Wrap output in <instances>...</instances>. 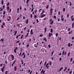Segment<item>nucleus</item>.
Wrapping results in <instances>:
<instances>
[{
    "label": "nucleus",
    "mask_w": 74,
    "mask_h": 74,
    "mask_svg": "<svg viewBox=\"0 0 74 74\" xmlns=\"http://www.w3.org/2000/svg\"><path fill=\"white\" fill-rule=\"evenodd\" d=\"M64 18H62L61 19V21H64Z\"/></svg>",
    "instance_id": "nucleus-44"
},
{
    "label": "nucleus",
    "mask_w": 74,
    "mask_h": 74,
    "mask_svg": "<svg viewBox=\"0 0 74 74\" xmlns=\"http://www.w3.org/2000/svg\"><path fill=\"white\" fill-rule=\"evenodd\" d=\"M8 73V71H6L5 72V74H7Z\"/></svg>",
    "instance_id": "nucleus-48"
},
{
    "label": "nucleus",
    "mask_w": 74,
    "mask_h": 74,
    "mask_svg": "<svg viewBox=\"0 0 74 74\" xmlns=\"http://www.w3.org/2000/svg\"><path fill=\"white\" fill-rule=\"evenodd\" d=\"M2 25L3 26H4L5 24V23H3Z\"/></svg>",
    "instance_id": "nucleus-59"
},
{
    "label": "nucleus",
    "mask_w": 74,
    "mask_h": 74,
    "mask_svg": "<svg viewBox=\"0 0 74 74\" xmlns=\"http://www.w3.org/2000/svg\"><path fill=\"white\" fill-rule=\"evenodd\" d=\"M56 37H58V33H56Z\"/></svg>",
    "instance_id": "nucleus-30"
},
{
    "label": "nucleus",
    "mask_w": 74,
    "mask_h": 74,
    "mask_svg": "<svg viewBox=\"0 0 74 74\" xmlns=\"http://www.w3.org/2000/svg\"><path fill=\"white\" fill-rule=\"evenodd\" d=\"M6 10H8H8H10V7H9V6H7V8H6Z\"/></svg>",
    "instance_id": "nucleus-12"
},
{
    "label": "nucleus",
    "mask_w": 74,
    "mask_h": 74,
    "mask_svg": "<svg viewBox=\"0 0 74 74\" xmlns=\"http://www.w3.org/2000/svg\"><path fill=\"white\" fill-rule=\"evenodd\" d=\"M70 52H69L68 53V56H70Z\"/></svg>",
    "instance_id": "nucleus-36"
},
{
    "label": "nucleus",
    "mask_w": 74,
    "mask_h": 74,
    "mask_svg": "<svg viewBox=\"0 0 74 74\" xmlns=\"http://www.w3.org/2000/svg\"><path fill=\"white\" fill-rule=\"evenodd\" d=\"M45 12V11H44V10H42V12L40 14V15H42V14H44V13Z\"/></svg>",
    "instance_id": "nucleus-17"
},
{
    "label": "nucleus",
    "mask_w": 74,
    "mask_h": 74,
    "mask_svg": "<svg viewBox=\"0 0 74 74\" xmlns=\"http://www.w3.org/2000/svg\"><path fill=\"white\" fill-rule=\"evenodd\" d=\"M41 51H42V52H44V51H45V49L44 48H42L41 49Z\"/></svg>",
    "instance_id": "nucleus-20"
},
{
    "label": "nucleus",
    "mask_w": 74,
    "mask_h": 74,
    "mask_svg": "<svg viewBox=\"0 0 74 74\" xmlns=\"http://www.w3.org/2000/svg\"><path fill=\"white\" fill-rule=\"evenodd\" d=\"M61 55H62V53H60L59 54H58V56H60Z\"/></svg>",
    "instance_id": "nucleus-55"
},
{
    "label": "nucleus",
    "mask_w": 74,
    "mask_h": 74,
    "mask_svg": "<svg viewBox=\"0 0 74 74\" xmlns=\"http://www.w3.org/2000/svg\"><path fill=\"white\" fill-rule=\"evenodd\" d=\"M60 21V18H58V21L59 22Z\"/></svg>",
    "instance_id": "nucleus-51"
},
{
    "label": "nucleus",
    "mask_w": 74,
    "mask_h": 74,
    "mask_svg": "<svg viewBox=\"0 0 74 74\" xmlns=\"http://www.w3.org/2000/svg\"><path fill=\"white\" fill-rule=\"evenodd\" d=\"M52 33H49V37H51V36H52Z\"/></svg>",
    "instance_id": "nucleus-13"
},
{
    "label": "nucleus",
    "mask_w": 74,
    "mask_h": 74,
    "mask_svg": "<svg viewBox=\"0 0 74 74\" xmlns=\"http://www.w3.org/2000/svg\"><path fill=\"white\" fill-rule=\"evenodd\" d=\"M3 41H4V39L2 38L1 39V40H0V41H1V42H3Z\"/></svg>",
    "instance_id": "nucleus-25"
},
{
    "label": "nucleus",
    "mask_w": 74,
    "mask_h": 74,
    "mask_svg": "<svg viewBox=\"0 0 74 74\" xmlns=\"http://www.w3.org/2000/svg\"><path fill=\"white\" fill-rule=\"evenodd\" d=\"M42 35L40 34V37H42Z\"/></svg>",
    "instance_id": "nucleus-64"
},
{
    "label": "nucleus",
    "mask_w": 74,
    "mask_h": 74,
    "mask_svg": "<svg viewBox=\"0 0 74 74\" xmlns=\"http://www.w3.org/2000/svg\"><path fill=\"white\" fill-rule=\"evenodd\" d=\"M21 54H22V52L21 51L19 54V56H21Z\"/></svg>",
    "instance_id": "nucleus-38"
},
{
    "label": "nucleus",
    "mask_w": 74,
    "mask_h": 74,
    "mask_svg": "<svg viewBox=\"0 0 74 74\" xmlns=\"http://www.w3.org/2000/svg\"><path fill=\"white\" fill-rule=\"evenodd\" d=\"M33 10H34V8H33L31 10V12H33Z\"/></svg>",
    "instance_id": "nucleus-45"
},
{
    "label": "nucleus",
    "mask_w": 74,
    "mask_h": 74,
    "mask_svg": "<svg viewBox=\"0 0 74 74\" xmlns=\"http://www.w3.org/2000/svg\"><path fill=\"white\" fill-rule=\"evenodd\" d=\"M19 8H18L17 9V13H18L19 12Z\"/></svg>",
    "instance_id": "nucleus-29"
},
{
    "label": "nucleus",
    "mask_w": 74,
    "mask_h": 74,
    "mask_svg": "<svg viewBox=\"0 0 74 74\" xmlns=\"http://www.w3.org/2000/svg\"><path fill=\"white\" fill-rule=\"evenodd\" d=\"M74 22H73V23H72V29H73V27H74Z\"/></svg>",
    "instance_id": "nucleus-10"
},
{
    "label": "nucleus",
    "mask_w": 74,
    "mask_h": 74,
    "mask_svg": "<svg viewBox=\"0 0 74 74\" xmlns=\"http://www.w3.org/2000/svg\"><path fill=\"white\" fill-rule=\"evenodd\" d=\"M34 18L35 19H36V18H37V16H36V14H35L34 15Z\"/></svg>",
    "instance_id": "nucleus-23"
},
{
    "label": "nucleus",
    "mask_w": 74,
    "mask_h": 74,
    "mask_svg": "<svg viewBox=\"0 0 74 74\" xmlns=\"http://www.w3.org/2000/svg\"><path fill=\"white\" fill-rule=\"evenodd\" d=\"M63 69V67H61L60 69V70H62V69Z\"/></svg>",
    "instance_id": "nucleus-56"
},
{
    "label": "nucleus",
    "mask_w": 74,
    "mask_h": 74,
    "mask_svg": "<svg viewBox=\"0 0 74 74\" xmlns=\"http://www.w3.org/2000/svg\"><path fill=\"white\" fill-rule=\"evenodd\" d=\"M54 52V51H53L52 52V53H51V56H52L53 55V53Z\"/></svg>",
    "instance_id": "nucleus-47"
},
{
    "label": "nucleus",
    "mask_w": 74,
    "mask_h": 74,
    "mask_svg": "<svg viewBox=\"0 0 74 74\" xmlns=\"http://www.w3.org/2000/svg\"><path fill=\"white\" fill-rule=\"evenodd\" d=\"M29 42H31V40H32V38H30L29 39Z\"/></svg>",
    "instance_id": "nucleus-41"
},
{
    "label": "nucleus",
    "mask_w": 74,
    "mask_h": 74,
    "mask_svg": "<svg viewBox=\"0 0 74 74\" xmlns=\"http://www.w3.org/2000/svg\"><path fill=\"white\" fill-rule=\"evenodd\" d=\"M30 33L31 34H32V35H33V29H31L30 31Z\"/></svg>",
    "instance_id": "nucleus-8"
},
{
    "label": "nucleus",
    "mask_w": 74,
    "mask_h": 74,
    "mask_svg": "<svg viewBox=\"0 0 74 74\" xmlns=\"http://www.w3.org/2000/svg\"><path fill=\"white\" fill-rule=\"evenodd\" d=\"M47 28H45V33H46V31H47Z\"/></svg>",
    "instance_id": "nucleus-26"
},
{
    "label": "nucleus",
    "mask_w": 74,
    "mask_h": 74,
    "mask_svg": "<svg viewBox=\"0 0 74 74\" xmlns=\"http://www.w3.org/2000/svg\"><path fill=\"white\" fill-rule=\"evenodd\" d=\"M48 47L49 48H51V44L49 45H48Z\"/></svg>",
    "instance_id": "nucleus-32"
},
{
    "label": "nucleus",
    "mask_w": 74,
    "mask_h": 74,
    "mask_svg": "<svg viewBox=\"0 0 74 74\" xmlns=\"http://www.w3.org/2000/svg\"><path fill=\"white\" fill-rule=\"evenodd\" d=\"M18 37H19L18 35L16 37V39H17V38H18Z\"/></svg>",
    "instance_id": "nucleus-60"
},
{
    "label": "nucleus",
    "mask_w": 74,
    "mask_h": 74,
    "mask_svg": "<svg viewBox=\"0 0 74 74\" xmlns=\"http://www.w3.org/2000/svg\"><path fill=\"white\" fill-rule=\"evenodd\" d=\"M23 35H22L21 36V39H22V38H23Z\"/></svg>",
    "instance_id": "nucleus-42"
},
{
    "label": "nucleus",
    "mask_w": 74,
    "mask_h": 74,
    "mask_svg": "<svg viewBox=\"0 0 74 74\" xmlns=\"http://www.w3.org/2000/svg\"><path fill=\"white\" fill-rule=\"evenodd\" d=\"M50 32L51 33H53V29H51V30H50Z\"/></svg>",
    "instance_id": "nucleus-21"
},
{
    "label": "nucleus",
    "mask_w": 74,
    "mask_h": 74,
    "mask_svg": "<svg viewBox=\"0 0 74 74\" xmlns=\"http://www.w3.org/2000/svg\"><path fill=\"white\" fill-rule=\"evenodd\" d=\"M36 21H37V23H38V22H39V21H38V19H36Z\"/></svg>",
    "instance_id": "nucleus-40"
},
{
    "label": "nucleus",
    "mask_w": 74,
    "mask_h": 74,
    "mask_svg": "<svg viewBox=\"0 0 74 74\" xmlns=\"http://www.w3.org/2000/svg\"><path fill=\"white\" fill-rule=\"evenodd\" d=\"M10 55L12 57V60H14V56L12 54H11Z\"/></svg>",
    "instance_id": "nucleus-5"
},
{
    "label": "nucleus",
    "mask_w": 74,
    "mask_h": 74,
    "mask_svg": "<svg viewBox=\"0 0 74 74\" xmlns=\"http://www.w3.org/2000/svg\"><path fill=\"white\" fill-rule=\"evenodd\" d=\"M20 26H21H21L20 27H22V24L21 23H19L18 24Z\"/></svg>",
    "instance_id": "nucleus-22"
},
{
    "label": "nucleus",
    "mask_w": 74,
    "mask_h": 74,
    "mask_svg": "<svg viewBox=\"0 0 74 74\" xmlns=\"http://www.w3.org/2000/svg\"><path fill=\"white\" fill-rule=\"evenodd\" d=\"M66 11V9L64 8H63V12H65V11Z\"/></svg>",
    "instance_id": "nucleus-19"
},
{
    "label": "nucleus",
    "mask_w": 74,
    "mask_h": 74,
    "mask_svg": "<svg viewBox=\"0 0 74 74\" xmlns=\"http://www.w3.org/2000/svg\"><path fill=\"white\" fill-rule=\"evenodd\" d=\"M71 19V21H74V18H73Z\"/></svg>",
    "instance_id": "nucleus-39"
},
{
    "label": "nucleus",
    "mask_w": 74,
    "mask_h": 74,
    "mask_svg": "<svg viewBox=\"0 0 74 74\" xmlns=\"http://www.w3.org/2000/svg\"><path fill=\"white\" fill-rule=\"evenodd\" d=\"M2 65H3V64H2V63H1V64H0V66L1 67H2Z\"/></svg>",
    "instance_id": "nucleus-58"
},
{
    "label": "nucleus",
    "mask_w": 74,
    "mask_h": 74,
    "mask_svg": "<svg viewBox=\"0 0 74 74\" xmlns=\"http://www.w3.org/2000/svg\"><path fill=\"white\" fill-rule=\"evenodd\" d=\"M64 50H63L62 51V55H64Z\"/></svg>",
    "instance_id": "nucleus-46"
},
{
    "label": "nucleus",
    "mask_w": 74,
    "mask_h": 74,
    "mask_svg": "<svg viewBox=\"0 0 74 74\" xmlns=\"http://www.w3.org/2000/svg\"><path fill=\"white\" fill-rule=\"evenodd\" d=\"M53 9H52V8L50 9L49 10L50 12V15H52V14L53 13Z\"/></svg>",
    "instance_id": "nucleus-2"
},
{
    "label": "nucleus",
    "mask_w": 74,
    "mask_h": 74,
    "mask_svg": "<svg viewBox=\"0 0 74 74\" xmlns=\"http://www.w3.org/2000/svg\"><path fill=\"white\" fill-rule=\"evenodd\" d=\"M29 44H28L27 45V48H28L29 47Z\"/></svg>",
    "instance_id": "nucleus-34"
},
{
    "label": "nucleus",
    "mask_w": 74,
    "mask_h": 74,
    "mask_svg": "<svg viewBox=\"0 0 74 74\" xmlns=\"http://www.w3.org/2000/svg\"><path fill=\"white\" fill-rule=\"evenodd\" d=\"M53 20L51 22L50 25H52L53 24Z\"/></svg>",
    "instance_id": "nucleus-14"
},
{
    "label": "nucleus",
    "mask_w": 74,
    "mask_h": 74,
    "mask_svg": "<svg viewBox=\"0 0 74 74\" xmlns=\"http://www.w3.org/2000/svg\"><path fill=\"white\" fill-rule=\"evenodd\" d=\"M68 47H70V43H68Z\"/></svg>",
    "instance_id": "nucleus-35"
},
{
    "label": "nucleus",
    "mask_w": 74,
    "mask_h": 74,
    "mask_svg": "<svg viewBox=\"0 0 74 74\" xmlns=\"http://www.w3.org/2000/svg\"><path fill=\"white\" fill-rule=\"evenodd\" d=\"M16 68H17V66H14V71H16Z\"/></svg>",
    "instance_id": "nucleus-15"
},
{
    "label": "nucleus",
    "mask_w": 74,
    "mask_h": 74,
    "mask_svg": "<svg viewBox=\"0 0 74 74\" xmlns=\"http://www.w3.org/2000/svg\"><path fill=\"white\" fill-rule=\"evenodd\" d=\"M34 46L35 47H37V45L36 44H35Z\"/></svg>",
    "instance_id": "nucleus-49"
},
{
    "label": "nucleus",
    "mask_w": 74,
    "mask_h": 74,
    "mask_svg": "<svg viewBox=\"0 0 74 74\" xmlns=\"http://www.w3.org/2000/svg\"><path fill=\"white\" fill-rule=\"evenodd\" d=\"M45 14H43L40 17V18H42L43 17H45Z\"/></svg>",
    "instance_id": "nucleus-9"
},
{
    "label": "nucleus",
    "mask_w": 74,
    "mask_h": 74,
    "mask_svg": "<svg viewBox=\"0 0 74 74\" xmlns=\"http://www.w3.org/2000/svg\"><path fill=\"white\" fill-rule=\"evenodd\" d=\"M46 64H47V61H45L44 64V66H45V65H46Z\"/></svg>",
    "instance_id": "nucleus-37"
},
{
    "label": "nucleus",
    "mask_w": 74,
    "mask_h": 74,
    "mask_svg": "<svg viewBox=\"0 0 74 74\" xmlns=\"http://www.w3.org/2000/svg\"><path fill=\"white\" fill-rule=\"evenodd\" d=\"M24 52L23 53L21 56V57H22V58L23 59H24L26 57V54Z\"/></svg>",
    "instance_id": "nucleus-1"
},
{
    "label": "nucleus",
    "mask_w": 74,
    "mask_h": 74,
    "mask_svg": "<svg viewBox=\"0 0 74 74\" xmlns=\"http://www.w3.org/2000/svg\"><path fill=\"white\" fill-rule=\"evenodd\" d=\"M5 7V6L4 5H3V10H4Z\"/></svg>",
    "instance_id": "nucleus-57"
},
{
    "label": "nucleus",
    "mask_w": 74,
    "mask_h": 74,
    "mask_svg": "<svg viewBox=\"0 0 74 74\" xmlns=\"http://www.w3.org/2000/svg\"><path fill=\"white\" fill-rule=\"evenodd\" d=\"M20 42V40H18V41H17L16 42V43H19V42Z\"/></svg>",
    "instance_id": "nucleus-50"
},
{
    "label": "nucleus",
    "mask_w": 74,
    "mask_h": 74,
    "mask_svg": "<svg viewBox=\"0 0 74 74\" xmlns=\"http://www.w3.org/2000/svg\"><path fill=\"white\" fill-rule=\"evenodd\" d=\"M56 16H53V18H54V19H56Z\"/></svg>",
    "instance_id": "nucleus-33"
},
{
    "label": "nucleus",
    "mask_w": 74,
    "mask_h": 74,
    "mask_svg": "<svg viewBox=\"0 0 74 74\" xmlns=\"http://www.w3.org/2000/svg\"><path fill=\"white\" fill-rule=\"evenodd\" d=\"M26 24H28V19H27L26 21Z\"/></svg>",
    "instance_id": "nucleus-18"
},
{
    "label": "nucleus",
    "mask_w": 74,
    "mask_h": 74,
    "mask_svg": "<svg viewBox=\"0 0 74 74\" xmlns=\"http://www.w3.org/2000/svg\"><path fill=\"white\" fill-rule=\"evenodd\" d=\"M30 16H31V18H32V17H33V15H32V14H31Z\"/></svg>",
    "instance_id": "nucleus-52"
},
{
    "label": "nucleus",
    "mask_w": 74,
    "mask_h": 74,
    "mask_svg": "<svg viewBox=\"0 0 74 74\" xmlns=\"http://www.w3.org/2000/svg\"><path fill=\"white\" fill-rule=\"evenodd\" d=\"M17 27H21V26H19V25L18 24H17Z\"/></svg>",
    "instance_id": "nucleus-54"
},
{
    "label": "nucleus",
    "mask_w": 74,
    "mask_h": 74,
    "mask_svg": "<svg viewBox=\"0 0 74 74\" xmlns=\"http://www.w3.org/2000/svg\"><path fill=\"white\" fill-rule=\"evenodd\" d=\"M48 7H49V5H48L46 7V8H47V9H48Z\"/></svg>",
    "instance_id": "nucleus-31"
},
{
    "label": "nucleus",
    "mask_w": 74,
    "mask_h": 74,
    "mask_svg": "<svg viewBox=\"0 0 74 74\" xmlns=\"http://www.w3.org/2000/svg\"><path fill=\"white\" fill-rule=\"evenodd\" d=\"M29 1V0H27V1H26V3H28Z\"/></svg>",
    "instance_id": "nucleus-61"
},
{
    "label": "nucleus",
    "mask_w": 74,
    "mask_h": 74,
    "mask_svg": "<svg viewBox=\"0 0 74 74\" xmlns=\"http://www.w3.org/2000/svg\"><path fill=\"white\" fill-rule=\"evenodd\" d=\"M7 19V21H11V17L10 16H8Z\"/></svg>",
    "instance_id": "nucleus-3"
},
{
    "label": "nucleus",
    "mask_w": 74,
    "mask_h": 74,
    "mask_svg": "<svg viewBox=\"0 0 74 74\" xmlns=\"http://www.w3.org/2000/svg\"><path fill=\"white\" fill-rule=\"evenodd\" d=\"M1 3L2 5H3V4H4V1H3V0H2L1 1Z\"/></svg>",
    "instance_id": "nucleus-16"
},
{
    "label": "nucleus",
    "mask_w": 74,
    "mask_h": 74,
    "mask_svg": "<svg viewBox=\"0 0 74 74\" xmlns=\"http://www.w3.org/2000/svg\"><path fill=\"white\" fill-rule=\"evenodd\" d=\"M9 4H10V3L9 2L8 3L7 5V6H8V5H9Z\"/></svg>",
    "instance_id": "nucleus-43"
},
{
    "label": "nucleus",
    "mask_w": 74,
    "mask_h": 74,
    "mask_svg": "<svg viewBox=\"0 0 74 74\" xmlns=\"http://www.w3.org/2000/svg\"><path fill=\"white\" fill-rule=\"evenodd\" d=\"M18 49V47H16L15 48V49L14 50V52H15V53H16V50Z\"/></svg>",
    "instance_id": "nucleus-7"
},
{
    "label": "nucleus",
    "mask_w": 74,
    "mask_h": 74,
    "mask_svg": "<svg viewBox=\"0 0 74 74\" xmlns=\"http://www.w3.org/2000/svg\"><path fill=\"white\" fill-rule=\"evenodd\" d=\"M70 6H71V5H72V4H71V2H70Z\"/></svg>",
    "instance_id": "nucleus-53"
},
{
    "label": "nucleus",
    "mask_w": 74,
    "mask_h": 74,
    "mask_svg": "<svg viewBox=\"0 0 74 74\" xmlns=\"http://www.w3.org/2000/svg\"><path fill=\"white\" fill-rule=\"evenodd\" d=\"M29 32H28L27 34L25 36V38H26L27 37V36H29Z\"/></svg>",
    "instance_id": "nucleus-11"
},
{
    "label": "nucleus",
    "mask_w": 74,
    "mask_h": 74,
    "mask_svg": "<svg viewBox=\"0 0 74 74\" xmlns=\"http://www.w3.org/2000/svg\"><path fill=\"white\" fill-rule=\"evenodd\" d=\"M49 65H52V62H51V61H49Z\"/></svg>",
    "instance_id": "nucleus-28"
},
{
    "label": "nucleus",
    "mask_w": 74,
    "mask_h": 74,
    "mask_svg": "<svg viewBox=\"0 0 74 74\" xmlns=\"http://www.w3.org/2000/svg\"><path fill=\"white\" fill-rule=\"evenodd\" d=\"M60 11H58V15H60Z\"/></svg>",
    "instance_id": "nucleus-62"
},
{
    "label": "nucleus",
    "mask_w": 74,
    "mask_h": 74,
    "mask_svg": "<svg viewBox=\"0 0 74 74\" xmlns=\"http://www.w3.org/2000/svg\"><path fill=\"white\" fill-rule=\"evenodd\" d=\"M71 39L72 40H73V39H74V36H73V37H72Z\"/></svg>",
    "instance_id": "nucleus-63"
},
{
    "label": "nucleus",
    "mask_w": 74,
    "mask_h": 74,
    "mask_svg": "<svg viewBox=\"0 0 74 74\" xmlns=\"http://www.w3.org/2000/svg\"><path fill=\"white\" fill-rule=\"evenodd\" d=\"M35 13L36 14V13H37V10L36 9L35 10Z\"/></svg>",
    "instance_id": "nucleus-27"
},
{
    "label": "nucleus",
    "mask_w": 74,
    "mask_h": 74,
    "mask_svg": "<svg viewBox=\"0 0 74 74\" xmlns=\"http://www.w3.org/2000/svg\"><path fill=\"white\" fill-rule=\"evenodd\" d=\"M5 12H6L5 11V10L3 11V15H4V14H5Z\"/></svg>",
    "instance_id": "nucleus-24"
},
{
    "label": "nucleus",
    "mask_w": 74,
    "mask_h": 74,
    "mask_svg": "<svg viewBox=\"0 0 74 74\" xmlns=\"http://www.w3.org/2000/svg\"><path fill=\"white\" fill-rule=\"evenodd\" d=\"M45 71L43 69H42L40 72V74H44L45 73Z\"/></svg>",
    "instance_id": "nucleus-6"
},
{
    "label": "nucleus",
    "mask_w": 74,
    "mask_h": 74,
    "mask_svg": "<svg viewBox=\"0 0 74 74\" xmlns=\"http://www.w3.org/2000/svg\"><path fill=\"white\" fill-rule=\"evenodd\" d=\"M5 66V64H3V68H1V71L3 73L4 72V69H5V66Z\"/></svg>",
    "instance_id": "nucleus-4"
}]
</instances>
